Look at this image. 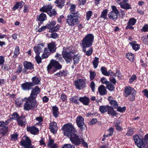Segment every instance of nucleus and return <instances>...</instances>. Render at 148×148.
Listing matches in <instances>:
<instances>
[{"label":"nucleus","instance_id":"obj_1","mask_svg":"<svg viewBox=\"0 0 148 148\" xmlns=\"http://www.w3.org/2000/svg\"><path fill=\"white\" fill-rule=\"evenodd\" d=\"M40 92V90L37 86H36L32 89L30 96L27 98V99H25L26 103L25 108L26 109L29 110L34 108L36 103L35 98Z\"/></svg>","mask_w":148,"mask_h":148},{"label":"nucleus","instance_id":"obj_2","mask_svg":"<svg viewBox=\"0 0 148 148\" xmlns=\"http://www.w3.org/2000/svg\"><path fill=\"white\" fill-rule=\"evenodd\" d=\"M67 48L64 49L62 52L63 58L67 63H69L72 60V58L73 60V64H78L80 58V55L79 54L73 55L74 53L72 51H68Z\"/></svg>","mask_w":148,"mask_h":148},{"label":"nucleus","instance_id":"obj_3","mask_svg":"<svg viewBox=\"0 0 148 148\" xmlns=\"http://www.w3.org/2000/svg\"><path fill=\"white\" fill-rule=\"evenodd\" d=\"M94 36L92 34L86 35L82 40V45L83 51H86V48L90 47L94 41Z\"/></svg>","mask_w":148,"mask_h":148},{"label":"nucleus","instance_id":"obj_4","mask_svg":"<svg viewBox=\"0 0 148 148\" xmlns=\"http://www.w3.org/2000/svg\"><path fill=\"white\" fill-rule=\"evenodd\" d=\"M79 15L77 14H70L67 16L66 22L70 26H74L78 22Z\"/></svg>","mask_w":148,"mask_h":148},{"label":"nucleus","instance_id":"obj_5","mask_svg":"<svg viewBox=\"0 0 148 148\" xmlns=\"http://www.w3.org/2000/svg\"><path fill=\"white\" fill-rule=\"evenodd\" d=\"M63 131L64 135L68 136L75 132H76L74 126L71 123H67L64 125L63 126Z\"/></svg>","mask_w":148,"mask_h":148},{"label":"nucleus","instance_id":"obj_6","mask_svg":"<svg viewBox=\"0 0 148 148\" xmlns=\"http://www.w3.org/2000/svg\"><path fill=\"white\" fill-rule=\"evenodd\" d=\"M62 67L59 63L56 60H52L47 66V70L49 72L51 71L54 72L56 71V69H60Z\"/></svg>","mask_w":148,"mask_h":148},{"label":"nucleus","instance_id":"obj_7","mask_svg":"<svg viewBox=\"0 0 148 148\" xmlns=\"http://www.w3.org/2000/svg\"><path fill=\"white\" fill-rule=\"evenodd\" d=\"M77 133L76 131V132L73 133L67 137L69 138L70 140L73 144L78 145L80 144V140H81V139L82 138L76 134Z\"/></svg>","mask_w":148,"mask_h":148},{"label":"nucleus","instance_id":"obj_8","mask_svg":"<svg viewBox=\"0 0 148 148\" xmlns=\"http://www.w3.org/2000/svg\"><path fill=\"white\" fill-rule=\"evenodd\" d=\"M133 139L136 145L139 148H145V144L143 141V139L141 138L137 135L133 136Z\"/></svg>","mask_w":148,"mask_h":148},{"label":"nucleus","instance_id":"obj_9","mask_svg":"<svg viewBox=\"0 0 148 148\" xmlns=\"http://www.w3.org/2000/svg\"><path fill=\"white\" fill-rule=\"evenodd\" d=\"M111 8L112 11L109 13L108 15L110 18L113 20L117 17L119 11L116 7L114 5L112 6Z\"/></svg>","mask_w":148,"mask_h":148},{"label":"nucleus","instance_id":"obj_10","mask_svg":"<svg viewBox=\"0 0 148 148\" xmlns=\"http://www.w3.org/2000/svg\"><path fill=\"white\" fill-rule=\"evenodd\" d=\"M74 83L76 88L79 90L82 89L86 86L85 81L82 79H78L75 81Z\"/></svg>","mask_w":148,"mask_h":148},{"label":"nucleus","instance_id":"obj_11","mask_svg":"<svg viewBox=\"0 0 148 148\" xmlns=\"http://www.w3.org/2000/svg\"><path fill=\"white\" fill-rule=\"evenodd\" d=\"M84 121V119L81 116H79L77 117L76 123L77 126L82 130L85 129L86 127Z\"/></svg>","mask_w":148,"mask_h":148},{"label":"nucleus","instance_id":"obj_12","mask_svg":"<svg viewBox=\"0 0 148 148\" xmlns=\"http://www.w3.org/2000/svg\"><path fill=\"white\" fill-rule=\"evenodd\" d=\"M124 92L125 96L127 97L131 94H135L136 91L132 87L130 86H126Z\"/></svg>","mask_w":148,"mask_h":148},{"label":"nucleus","instance_id":"obj_13","mask_svg":"<svg viewBox=\"0 0 148 148\" xmlns=\"http://www.w3.org/2000/svg\"><path fill=\"white\" fill-rule=\"evenodd\" d=\"M25 140H22L20 142L21 145L23 146L25 148H32L31 142L30 139L27 137H25Z\"/></svg>","mask_w":148,"mask_h":148},{"label":"nucleus","instance_id":"obj_14","mask_svg":"<svg viewBox=\"0 0 148 148\" xmlns=\"http://www.w3.org/2000/svg\"><path fill=\"white\" fill-rule=\"evenodd\" d=\"M27 98L25 97L24 99L18 98L16 99L15 101V103L16 104L17 106L19 107L23 103V101H24L25 103H24L23 106L24 109L26 111H29V110L32 109V108H30L29 110H26L25 108V106L26 103V101L25 99H27Z\"/></svg>","mask_w":148,"mask_h":148},{"label":"nucleus","instance_id":"obj_15","mask_svg":"<svg viewBox=\"0 0 148 148\" xmlns=\"http://www.w3.org/2000/svg\"><path fill=\"white\" fill-rule=\"evenodd\" d=\"M136 20L134 18H132L130 19L127 22V25L125 28L126 29H134V28L132 26L135 25L136 22Z\"/></svg>","mask_w":148,"mask_h":148},{"label":"nucleus","instance_id":"obj_16","mask_svg":"<svg viewBox=\"0 0 148 148\" xmlns=\"http://www.w3.org/2000/svg\"><path fill=\"white\" fill-rule=\"evenodd\" d=\"M49 128L51 132L54 134L56 132L58 129L57 124L54 122H51L50 123Z\"/></svg>","mask_w":148,"mask_h":148},{"label":"nucleus","instance_id":"obj_17","mask_svg":"<svg viewBox=\"0 0 148 148\" xmlns=\"http://www.w3.org/2000/svg\"><path fill=\"white\" fill-rule=\"evenodd\" d=\"M56 45L55 42H51L48 44L47 49H48L49 50L51 53H53L56 51Z\"/></svg>","mask_w":148,"mask_h":148},{"label":"nucleus","instance_id":"obj_18","mask_svg":"<svg viewBox=\"0 0 148 148\" xmlns=\"http://www.w3.org/2000/svg\"><path fill=\"white\" fill-rule=\"evenodd\" d=\"M32 82H26L21 85L22 89L24 90H29L31 89L32 87L34 86Z\"/></svg>","mask_w":148,"mask_h":148},{"label":"nucleus","instance_id":"obj_19","mask_svg":"<svg viewBox=\"0 0 148 148\" xmlns=\"http://www.w3.org/2000/svg\"><path fill=\"white\" fill-rule=\"evenodd\" d=\"M52 7L51 5H46L41 8L40 10L42 12H46L47 14L48 12H49L52 9Z\"/></svg>","mask_w":148,"mask_h":148},{"label":"nucleus","instance_id":"obj_20","mask_svg":"<svg viewBox=\"0 0 148 148\" xmlns=\"http://www.w3.org/2000/svg\"><path fill=\"white\" fill-rule=\"evenodd\" d=\"M98 90L99 94L102 95H105L107 93L106 88L103 85H101L99 87Z\"/></svg>","mask_w":148,"mask_h":148},{"label":"nucleus","instance_id":"obj_21","mask_svg":"<svg viewBox=\"0 0 148 148\" xmlns=\"http://www.w3.org/2000/svg\"><path fill=\"white\" fill-rule=\"evenodd\" d=\"M17 121L19 125L23 126L25 125L26 120L24 116H19L18 118L17 119Z\"/></svg>","mask_w":148,"mask_h":148},{"label":"nucleus","instance_id":"obj_22","mask_svg":"<svg viewBox=\"0 0 148 148\" xmlns=\"http://www.w3.org/2000/svg\"><path fill=\"white\" fill-rule=\"evenodd\" d=\"M27 131L31 134L36 135L38 132V130L34 127H28L27 128Z\"/></svg>","mask_w":148,"mask_h":148},{"label":"nucleus","instance_id":"obj_23","mask_svg":"<svg viewBox=\"0 0 148 148\" xmlns=\"http://www.w3.org/2000/svg\"><path fill=\"white\" fill-rule=\"evenodd\" d=\"M23 65L24 67L27 69L31 70L34 69V65L30 62L25 61L23 63Z\"/></svg>","mask_w":148,"mask_h":148},{"label":"nucleus","instance_id":"obj_24","mask_svg":"<svg viewBox=\"0 0 148 148\" xmlns=\"http://www.w3.org/2000/svg\"><path fill=\"white\" fill-rule=\"evenodd\" d=\"M89 99L86 97H81L79 100L85 105H88L89 103Z\"/></svg>","mask_w":148,"mask_h":148},{"label":"nucleus","instance_id":"obj_25","mask_svg":"<svg viewBox=\"0 0 148 148\" xmlns=\"http://www.w3.org/2000/svg\"><path fill=\"white\" fill-rule=\"evenodd\" d=\"M128 1L123 2L120 5L122 8L127 10L131 8V6L127 3Z\"/></svg>","mask_w":148,"mask_h":148},{"label":"nucleus","instance_id":"obj_26","mask_svg":"<svg viewBox=\"0 0 148 148\" xmlns=\"http://www.w3.org/2000/svg\"><path fill=\"white\" fill-rule=\"evenodd\" d=\"M51 53V52L48 49L45 48L44 49V52L42 56V57L43 58H47Z\"/></svg>","mask_w":148,"mask_h":148},{"label":"nucleus","instance_id":"obj_27","mask_svg":"<svg viewBox=\"0 0 148 148\" xmlns=\"http://www.w3.org/2000/svg\"><path fill=\"white\" fill-rule=\"evenodd\" d=\"M37 19L38 21L43 22L47 19L46 15L45 14L42 13L40 15L38 16Z\"/></svg>","mask_w":148,"mask_h":148},{"label":"nucleus","instance_id":"obj_28","mask_svg":"<svg viewBox=\"0 0 148 148\" xmlns=\"http://www.w3.org/2000/svg\"><path fill=\"white\" fill-rule=\"evenodd\" d=\"M24 4V3L23 2H20L19 3H16L13 8V9L15 10L18 9H21Z\"/></svg>","mask_w":148,"mask_h":148},{"label":"nucleus","instance_id":"obj_29","mask_svg":"<svg viewBox=\"0 0 148 148\" xmlns=\"http://www.w3.org/2000/svg\"><path fill=\"white\" fill-rule=\"evenodd\" d=\"M64 0H56L55 3L57 5L58 8H61L64 5Z\"/></svg>","mask_w":148,"mask_h":148},{"label":"nucleus","instance_id":"obj_30","mask_svg":"<svg viewBox=\"0 0 148 148\" xmlns=\"http://www.w3.org/2000/svg\"><path fill=\"white\" fill-rule=\"evenodd\" d=\"M133 49L135 51L138 50L140 48V45L136 43L135 42H132L130 43Z\"/></svg>","mask_w":148,"mask_h":148},{"label":"nucleus","instance_id":"obj_31","mask_svg":"<svg viewBox=\"0 0 148 148\" xmlns=\"http://www.w3.org/2000/svg\"><path fill=\"white\" fill-rule=\"evenodd\" d=\"M109 106H100L99 110L101 113H103L108 111Z\"/></svg>","mask_w":148,"mask_h":148},{"label":"nucleus","instance_id":"obj_32","mask_svg":"<svg viewBox=\"0 0 148 148\" xmlns=\"http://www.w3.org/2000/svg\"><path fill=\"white\" fill-rule=\"evenodd\" d=\"M34 50L36 55H39L42 51V49L39 46H35L34 47Z\"/></svg>","mask_w":148,"mask_h":148},{"label":"nucleus","instance_id":"obj_33","mask_svg":"<svg viewBox=\"0 0 148 148\" xmlns=\"http://www.w3.org/2000/svg\"><path fill=\"white\" fill-rule=\"evenodd\" d=\"M113 108L109 106L108 110V114H110L112 116H115L116 114V111L114 110Z\"/></svg>","mask_w":148,"mask_h":148},{"label":"nucleus","instance_id":"obj_34","mask_svg":"<svg viewBox=\"0 0 148 148\" xmlns=\"http://www.w3.org/2000/svg\"><path fill=\"white\" fill-rule=\"evenodd\" d=\"M108 12V10L106 9L103 10L102 12L101 15L100 16V18H103L106 19L107 18V15Z\"/></svg>","mask_w":148,"mask_h":148},{"label":"nucleus","instance_id":"obj_35","mask_svg":"<svg viewBox=\"0 0 148 148\" xmlns=\"http://www.w3.org/2000/svg\"><path fill=\"white\" fill-rule=\"evenodd\" d=\"M32 82L33 85L34 86V85L38 84L40 82V79L36 77H33L32 79Z\"/></svg>","mask_w":148,"mask_h":148},{"label":"nucleus","instance_id":"obj_36","mask_svg":"<svg viewBox=\"0 0 148 148\" xmlns=\"http://www.w3.org/2000/svg\"><path fill=\"white\" fill-rule=\"evenodd\" d=\"M110 103L111 104L112 108L115 109L118 108V104L115 101L112 100L110 101Z\"/></svg>","mask_w":148,"mask_h":148},{"label":"nucleus","instance_id":"obj_37","mask_svg":"<svg viewBox=\"0 0 148 148\" xmlns=\"http://www.w3.org/2000/svg\"><path fill=\"white\" fill-rule=\"evenodd\" d=\"M52 109L53 115L55 117H57L59 114L58 108L56 106H53L52 108Z\"/></svg>","mask_w":148,"mask_h":148},{"label":"nucleus","instance_id":"obj_38","mask_svg":"<svg viewBox=\"0 0 148 148\" xmlns=\"http://www.w3.org/2000/svg\"><path fill=\"white\" fill-rule=\"evenodd\" d=\"M56 24V22L55 21H52L49 22L48 24L46 25L47 29H49L51 28H53L54 26Z\"/></svg>","mask_w":148,"mask_h":148},{"label":"nucleus","instance_id":"obj_39","mask_svg":"<svg viewBox=\"0 0 148 148\" xmlns=\"http://www.w3.org/2000/svg\"><path fill=\"white\" fill-rule=\"evenodd\" d=\"M134 134V129L133 128L129 127L128 129V131L126 134L127 136H130Z\"/></svg>","mask_w":148,"mask_h":148},{"label":"nucleus","instance_id":"obj_40","mask_svg":"<svg viewBox=\"0 0 148 148\" xmlns=\"http://www.w3.org/2000/svg\"><path fill=\"white\" fill-rule=\"evenodd\" d=\"M8 127H4L3 129L0 128V135L4 136L8 132Z\"/></svg>","mask_w":148,"mask_h":148},{"label":"nucleus","instance_id":"obj_41","mask_svg":"<svg viewBox=\"0 0 148 148\" xmlns=\"http://www.w3.org/2000/svg\"><path fill=\"white\" fill-rule=\"evenodd\" d=\"M106 87L110 91H114L115 90V87L114 85L109 82L106 85Z\"/></svg>","mask_w":148,"mask_h":148},{"label":"nucleus","instance_id":"obj_42","mask_svg":"<svg viewBox=\"0 0 148 148\" xmlns=\"http://www.w3.org/2000/svg\"><path fill=\"white\" fill-rule=\"evenodd\" d=\"M71 8L70 10L71 12L70 14H78V12H75V9L76 8V5L74 4H72L70 6Z\"/></svg>","mask_w":148,"mask_h":148},{"label":"nucleus","instance_id":"obj_43","mask_svg":"<svg viewBox=\"0 0 148 148\" xmlns=\"http://www.w3.org/2000/svg\"><path fill=\"white\" fill-rule=\"evenodd\" d=\"M99 61V58L95 57L92 62V64L94 68H96L97 67Z\"/></svg>","mask_w":148,"mask_h":148},{"label":"nucleus","instance_id":"obj_44","mask_svg":"<svg viewBox=\"0 0 148 148\" xmlns=\"http://www.w3.org/2000/svg\"><path fill=\"white\" fill-rule=\"evenodd\" d=\"M47 14L50 17H53L55 16L57 14L56 12L55 9H51L49 12H48Z\"/></svg>","mask_w":148,"mask_h":148},{"label":"nucleus","instance_id":"obj_45","mask_svg":"<svg viewBox=\"0 0 148 148\" xmlns=\"http://www.w3.org/2000/svg\"><path fill=\"white\" fill-rule=\"evenodd\" d=\"M127 57L128 59L131 61L132 62L134 59V55L131 53H128L127 54Z\"/></svg>","mask_w":148,"mask_h":148},{"label":"nucleus","instance_id":"obj_46","mask_svg":"<svg viewBox=\"0 0 148 148\" xmlns=\"http://www.w3.org/2000/svg\"><path fill=\"white\" fill-rule=\"evenodd\" d=\"M14 53V54L13 56V57L14 58H16L17 56L19 53V48L18 46L16 47Z\"/></svg>","mask_w":148,"mask_h":148},{"label":"nucleus","instance_id":"obj_47","mask_svg":"<svg viewBox=\"0 0 148 148\" xmlns=\"http://www.w3.org/2000/svg\"><path fill=\"white\" fill-rule=\"evenodd\" d=\"M114 130V129L113 128L110 127L108 130V132H109L108 134L107 135H104L103 136L104 137H108V136H111L113 134Z\"/></svg>","mask_w":148,"mask_h":148},{"label":"nucleus","instance_id":"obj_48","mask_svg":"<svg viewBox=\"0 0 148 148\" xmlns=\"http://www.w3.org/2000/svg\"><path fill=\"white\" fill-rule=\"evenodd\" d=\"M66 71L63 70H62L55 74L54 75L57 76L58 77H61L62 76L66 75Z\"/></svg>","mask_w":148,"mask_h":148},{"label":"nucleus","instance_id":"obj_49","mask_svg":"<svg viewBox=\"0 0 148 148\" xmlns=\"http://www.w3.org/2000/svg\"><path fill=\"white\" fill-rule=\"evenodd\" d=\"M86 53V55L88 56H89L92 54V49L91 47H90L88 48L87 50V48H86V51H84Z\"/></svg>","mask_w":148,"mask_h":148},{"label":"nucleus","instance_id":"obj_50","mask_svg":"<svg viewBox=\"0 0 148 148\" xmlns=\"http://www.w3.org/2000/svg\"><path fill=\"white\" fill-rule=\"evenodd\" d=\"M19 116L17 113H14L13 114L10 116V119H16L19 118Z\"/></svg>","mask_w":148,"mask_h":148},{"label":"nucleus","instance_id":"obj_51","mask_svg":"<svg viewBox=\"0 0 148 148\" xmlns=\"http://www.w3.org/2000/svg\"><path fill=\"white\" fill-rule=\"evenodd\" d=\"M60 27L59 25H57L55 27L53 28H51L49 29V31L50 32H54L57 31L59 28Z\"/></svg>","mask_w":148,"mask_h":148},{"label":"nucleus","instance_id":"obj_52","mask_svg":"<svg viewBox=\"0 0 148 148\" xmlns=\"http://www.w3.org/2000/svg\"><path fill=\"white\" fill-rule=\"evenodd\" d=\"M101 71L102 73L104 75L106 76L108 73L106 69L104 67H102L101 68Z\"/></svg>","mask_w":148,"mask_h":148},{"label":"nucleus","instance_id":"obj_53","mask_svg":"<svg viewBox=\"0 0 148 148\" xmlns=\"http://www.w3.org/2000/svg\"><path fill=\"white\" fill-rule=\"evenodd\" d=\"M18 135L17 133H15L11 135V140L15 141L17 140Z\"/></svg>","mask_w":148,"mask_h":148},{"label":"nucleus","instance_id":"obj_54","mask_svg":"<svg viewBox=\"0 0 148 148\" xmlns=\"http://www.w3.org/2000/svg\"><path fill=\"white\" fill-rule=\"evenodd\" d=\"M95 84L94 82L92 81L90 83L89 86L92 91L94 92L95 91Z\"/></svg>","mask_w":148,"mask_h":148},{"label":"nucleus","instance_id":"obj_55","mask_svg":"<svg viewBox=\"0 0 148 148\" xmlns=\"http://www.w3.org/2000/svg\"><path fill=\"white\" fill-rule=\"evenodd\" d=\"M62 148H75V147L70 144H64Z\"/></svg>","mask_w":148,"mask_h":148},{"label":"nucleus","instance_id":"obj_56","mask_svg":"<svg viewBox=\"0 0 148 148\" xmlns=\"http://www.w3.org/2000/svg\"><path fill=\"white\" fill-rule=\"evenodd\" d=\"M90 80H92L94 79L95 76L96 75L94 71H90Z\"/></svg>","mask_w":148,"mask_h":148},{"label":"nucleus","instance_id":"obj_57","mask_svg":"<svg viewBox=\"0 0 148 148\" xmlns=\"http://www.w3.org/2000/svg\"><path fill=\"white\" fill-rule=\"evenodd\" d=\"M100 81L103 84H105L106 85L110 82L108 81L105 78L102 77L100 79Z\"/></svg>","mask_w":148,"mask_h":148},{"label":"nucleus","instance_id":"obj_58","mask_svg":"<svg viewBox=\"0 0 148 148\" xmlns=\"http://www.w3.org/2000/svg\"><path fill=\"white\" fill-rule=\"evenodd\" d=\"M136 76L135 75H132L129 79V83H132L134 81L136 80Z\"/></svg>","mask_w":148,"mask_h":148},{"label":"nucleus","instance_id":"obj_59","mask_svg":"<svg viewBox=\"0 0 148 148\" xmlns=\"http://www.w3.org/2000/svg\"><path fill=\"white\" fill-rule=\"evenodd\" d=\"M81 140H80V144L82 143V144L83 146L88 148V145L87 143L84 141V139L82 138L81 139Z\"/></svg>","mask_w":148,"mask_h":148},{"label":"nucleus","instance_id":"obj_60","mask_svg":"<svg viewBox=\"0 0 148 148\" xmlns=\"http://www.w3.org/2000/svg\"><path fill=\"white\" fill-rule=\"evenodd\" d=\"M126 108L125 107H123L122 108L119 107H118V108H117L116 109H117V110L119 112H124L125 111V110Z\"/></svg>","mask_w":148,"mask_h":148},{"label":"nucleus","instance_id":"obj_61","mask_svg":"<svg viewBox=\"0 0 148 148\" xmlns=\"http://www.w3.org/2000/svg\"><path fill=\"white\" fill-rule=\"evenodd\" d=\"M35 57L36 60L38 64H39L41 62V58L39 56V55H37Z\"/></svg>","mask_w":148,"mask_h":148},{"label":"nucleus","instance_id":"obj_62","mask_svg":"<svg viewBox=\"0 0 148 148\" xmlns=\"http://www.w3.org/2000/svg\"><path fill=\"white\" fill-rule=\"evenodd\" d=\"M97 119H92L89 122V124L91 125H93L95 124L97 122Z\"/></svg>","mask_w":148,"mask_h":148},{"label":"nucleus","instance_id":"obj_63","mask_svg":"<svg viewBox=\"0 0 148 148\" xmlns=\"http://www.w3.org/2000/svg\"><path fill=\"white\" fill-rule=\"evenodd\" d=\"M148 31V25H145L142 29L141 31L143 32H147Z\"/></svg>","mask_w":148,"mask_h":148},{"label":"nucleus","instance_id":"obj_64","mask_svg":"<svg viewBox=\"0 0 148 148\" xmlns=\"http://www.w3.org/2000/svg\"><path fill=\"white\" fill-rule=\"evenodd\" d=\"M142 92L143 94V95L148 98V90L146 89H145L142 91Z\"/></svg>","mask_w":148,"mask_h":148}]
</instances>
